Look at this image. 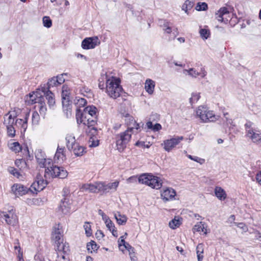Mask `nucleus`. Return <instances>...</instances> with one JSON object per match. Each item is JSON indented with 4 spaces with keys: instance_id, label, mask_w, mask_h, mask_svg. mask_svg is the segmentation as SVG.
I'll list each match as a JSON object with an SVG mask.
<instances>
[{
    "instance_id": "obj_46",
    "label": "nucleus",
    "mask_w": 261,
    "mask_h": 261,
    "mask_svg": "<svg viewBox=\"0 0 261 261\" xmlns=\"http://www.w3.org/2000/svg\"><path fill=\"white\" fill-rule=\"evenodd\" d=\"M194 230L198 232H204V233H206V232L204 231V227L203 224L201 222L198 223L196 224L193 228Z\"/></svg>"
},
{
    "instance_id": "obj_28",
    "label": "nucleus",
    "mask_w": 261,
    "mask_h": 261,
    "mask_svg": "<svg viewBox=\"0 0 261 261\" xmlns=\"http://www.w3.org/2000/svg\"><path fill=\"white\" fill-rule=\"evenodd\" d=\"M64 150V147L60 148L59 146L58 147L54 157L55 161H59L60 159H61L62 161L63 160V158L65 157Z\"/></svg>"
},
{
    "instance_id": "obj_50",
    "label": "nucleus",
    "mask_w": 261,
    "mask_h": 261,
    "mask_svg": "<svg viewBox=\"0 0 261 261\" xmlns=\"http://www.w3.org/2000/svg\"><path fill=\"white\" fill-rule=\"evenodd\" d=\"M188 158L194 161L197 163H200V164H203L204 162V160L201 158H200L198 156H192L191 155H188Z\"/></svg>"
},
{
    "instance_id": "obj_58",
    "label": "nucleus",
    "mask_w": 261,
    "mask_h": 261,
    "mask_svg": "<svg viewBox=\"0 0 261 261\" xmlns=\"http://www.w3.org/2000/svg\"><path fill=\"white\" fill-rule=\"evenodd\" d=\"M98 213L99 215L101 216L102 219L105 222L109 219V218L101 210H99Z\"/></svg>"
},
{
    "instance_id": "obj_20",
    "label": "nucleus",
    "mask_w": 261,
    "mask_h": 261,
    "mask_svg": "<svg viewBox=\"0 0 261 261\" xmlns=\"http://www.w3.org/2000/svg\"><path fill=\"white\" fill-rule=\"evenodd\" d=\"M84 111L85 116H88V117H93L96 115L97 108L96 107L93 105L89 106L84 108Z\"/></svg>"
},
{
    "instance_id": "obj_39",
    "label": "nucleus",
    "mask_w": 261,
    "mask_h": 261,
    "mask_svg": "<svg viewBox=\"0 0 261 261\" xmlns=\"http://www.w3.org/2000/svg\"><path fill=\"white\" fill-rule=\"evenodd\" d=\"M180 224V223L179 219H176V218H175L174 219H172L171 221L169 222V225L171 228L175 229L176 227H179Z\"/></svg>"
},
{
    "instance_id": "obj_43",
    "label": "nucleus",
    "mask_w": 261,
    "mask_h": 261,
    "mask_svg": "<svg viewBox=\"0 0 261 261\" xmlns=\"http://www.w3.org/2000/svg\"><path fill=\"white\" fill-rule=\"evenodd\" d=\"M199 33L200 34V36L203 39H207L210 35V31L205 29H200L199 31Z\"/></svg>"
},
{
    "instance_id": "obj_1",
    "label": "nucleus",
    "mask_w": 261,
    "mask_h": 261,
    "mask_svg": "<svg viewBox=\"0 0 261 261\" xmlns=\"http://www.w3.org/2000/svg\"><path fill=\"white\" fill-rule=\"evenodd\" d=\"M35 158L40 168H45V175L46 174L50 173L51 177L65 178L68 175V172L63 167H59L54 165L51 166L50 160H48V166H46V160L45 153L41 149H37L35 152Z\"/></svg>"
},
{
    "instance_id": "obj_4",
    "label": "nucleus",
    "mask_w": 261,
    "mask_h": 261,
    "mask_svg": "<svg viewBox=\"0 0 261 261\" xmlns=\"http://www.w3.org/2000/svg\"><path fill=\"white\" fill-rule=\"evenodd\" d=\"M197 115L202 122H213L216 120L212 111H207L205 107L199 106L196 111Z\"/></svg>"
},
{
    "instance_id": "obj_37",
    "label": "nucleus",
    "mask_w": 261,
    "mask_h": 261,
    "mask_svg": "<svg viewBox=\"0 0 261 261\" xmlns=\"http://www.w3.org/2000/svg\"><path fill=\"white\" fill-rule=\"evenodd\" d=\"M14 249L16 250L17 249H18V257L19 258V261L21 260L23 261V252L21 250V248L20 246L19 242L18 239L15 240Z\"/></svg>"
},
{
    "instance_id": "obj_49",
    "label": "nucleus",
    "mask_w": 261,
    "mask_h": 261,
    "mask_svg": "<svg viewBox=\"0 0 261 261\" xmlns=\"http://www.w3.org/2000/svg\"><path fill=\"white\" fill-rule=\"evenodd\" d=\"M66 74V73H63L55 76V78L56 79V82L59 84V85H61L65 82V79L63 76Z\"/></svg>"
},
{
    "instance_id": "obj_55",
    "label": "nucleus",
    "mask_w": 261,
    "mask_h": 261,
    "mask_svg": "<svg viewBox=\"0 0 261 261\" xmlns=\"http://www.w3.org/2000/svg\"><path fill=\"white\" fill-rule=\"evenodd\" d=\"M64 94L69 95V88L67 85H63L62 87V96H64Z\"/></svg>"
},
{
    "instance_id": "obj_32",
    "label": "nucleus",
    "mask_w": 261,
    "mask_h": 261,
    "mask_svg": "<svg viewBox=\"0 0 261 261\" xmlns=\"http://www.w3.org/2000/svg\"><path fill=\"white\" fill-rule=\"evenodd\" d=\"M115 218L119 225H124L127 221V217L124 215H122L119 212L117 214H115Z\"/></svg>"
},
{
    "instance_id": "obj_24",
    "label": "nucleus",
    "mask_w": 261,
    "mask_h": 261,
    "mask_svg": "<svg viewBox=\"0 0 261 261\" xmlns=\"http://www.w3.org/2000/svg\"><path fill=\"white\" fill-rule=\"evenodd\" d=\"M119 182L115 181L114 182L109 183L107 185L103 183V193H107L109 192V190L111 189L116 190L117 187L118 186Z\"/></svg>"
},
{
    "instance_id": "obj_44",
    "label": "nucleus",
    "mask_w": 261,
    "mask_h": 261,
    "mask_svg": "<svg viewBox=\"0 0 261 261\" xmlns=\"http://www.w3.org/2000/svg\"><path fill=\"white\" fill-rule=\"evenodd\" d=\"M200 97L199 93H193L191 97L190 98V102L191 105L197 102L199 99Z\"/></svg>"
},
{
    "instance_id": "obj_25",
    "label": "nucleus",
    "mask_w": 261,
    "mask_h": 261,
    "mask_svg": "<svg viewBox=\"0 0 261 261\" xmlns=\"http://www.w3.org/2000/svg\"><path fill=\"white\" fill-rule=\"evenodd\" d=\"M107 227L112 232L113 236L117 237L118 236L117 231L115 229L114 223L109 219L105 222Z\"/></svg>"
},
{
    "instance_id": "obj_6",
    "label": "nucleus",
    "mask_w": 261,
    "mask_h": 261,
    "mask_svg": "<svg viewBox=\"0 0 261 261\" xmlns=\"http://www.w3.org/2000/svg\"><path fill=\"white\" fill-rule=\"evenodd\" d=\"M47 185L40 174L36 176L35 181L31 186L30 190L33 193L37 194L38 192L43 190Z\"/></svg>"
},
{
    "instance_id": "obj_64",
    "label": "nucleus",
    "mask_w": 261,
    "mask_h": 261,
    "mask_svg": "<svg viewBox=\"0 0 261 261\" xmlns=\"http://www.w3.org/2000/svg\"><path fill=\"white\" fill-rule=\"evenodd\" d=\"M255 178L257 182L261 185V171L256 174Z\"/></svg>"
},
{
    "instance_id": "obj_61",
    "label": "nucleus",
    "mask_w": 261,
    "mask_h": 261,
    "mask_svg": "<svg viewBox=\"0 0 261 261\" xmlns=\"http://www.w3.org/2000/svg\"><path fill=\"white\" fill-rule=\"evenodd\" d=\"M95 235L96 238L98 240H100L105 236L103 232L100 230H97V232H96Z\"/></svg>"
},
{
    "instance_id": "obj_8",
    "label": "nucleus",
    "mask_w": 261,
    "mask_h": 261,
    "mask_svg": "<svg viewBox=\"0 0 261 261\" xmlns=\"http://www.w3.org/2000/svg\"><path fill=\"white\" fill-rule=\"evenodd\" d=\"M99 44L98 38L94 36L85 38L82 41L81 46L84 49H90L94 48Z\"/></svg>"
},
{
    "instance_id": "obj_15",
    "label": "nucleus",
    "mask_w": 261,
    "mask_h": 261,
    "mask_svg": "<svg viewBox=\"0 0 261 261\" xmlns=\"http://www.w3.org/2000/svg\"><path fill=\"white\" fill-rule=\"evenodd\" d=\"M150 180L149 186L152 188L159 189L162 187V182L160 177L154 176L152 174Z\"/></svg>"
},
{
    "instance_id": "obj_47",
    "label": "nucleus",
    "mask_w": 261,
    "mask_h": 261,
    "mask_svg": "<svg viewBox=\"0 0 261 261\" xmlns=\"http://www.w3.org/2000/svg\"><path fill=\"white\" fill-rule=\"evenodd\" d=\"M7 134L9 137L13 138L15 135V130L13 127V125L6 126Z\"/></svg>"
},
{
    "instance_id": "obj_7",
    "label": "nucleus",
    "mask_w": 261,
    "mask_h": 261,
    "mask_svg": "<svg viewBox=\"0 0 261 261\" xmlns=\"http://www.w3.org/2000/svg\"><path fill=\"white\" fill-rule=\"evenodd\" d=\"M52 239L57 244L58 251H63L64 253L66 252L65 246L63 243V235L61 234L59 228H55L52 232Z\"/></svg>"
},
{
    "instance_id": "obj_59",
    "label": "nucleus",
    "mask_w": 261,
    "mask_h": 261,
    "mask_svg": "<svg viewBox=\"0 0 261 261\" xmlns=\"http://www.w3.org/2000/svg\"><path fill=\"white\" fill-rule=\"evenodd\" d=\"M199 75L201 76L202 78L205 77L206 75L207 72L205 70V68L204 67H201L200 71L198 72Z\"/></svg>"
},
{
    "instance_id": "obj_22",
    "label": "nucleus",
    "mask_w": 261,
    "mask_h": 261,
    "mask_svg": "<svg viewBox=\"0 0 261 261\" xmlns=\"http://www.w3.org/2000/svg\"><path fill=\"white\" fill-rule=\"evenodd\" d=\"M151 174L149 173H144L140 175L138 177L139 182L149 186V182L150 181V178L151 177Z\"/></svg>"
},
{
    "instance_id": "obj_38",
    "label": "nucleus",
    "mask_w": 261,
    "mask_h": 261,
    "mask_svg": "<svg viewBox=\"0 0 261 261\" xmlns=\"http://www.w3.org/2000/svg\"><path fill=\"white\" fill-rule=\"evenodd\" d=\"M43 26L49 28L52 25V21L49 16H44L42 19Z\"/></svg>"
},
{
    "instance_id": "obj_36",
    "label": "nucleus",
    "mask_w": 261,
    "mask_h": 261,
    "mask_svg": "<svg viewBox=\"0 0 261 261\" xmlns=\"http://www.w3.org/2000/svg\"><path fill=\"white\" fill-rule=\"evenodd\" d=\"M10 112H9L7 114H6L5 116L9 115L8 122L4 121V124H6V126H11L13 125L14 123V119L16 117V115L15 114H10Z\"/></svg>"
},
{
    "instance_id": "obj_18",
    "label": "nucleus",
    "mask_w": 261,
    "mask_h": 261,
    "mask_svg": "<svg viewBox=\"0 0 261 261\" xmlns=\"http://www.w3.org/2000/svg\"><path fill=\"white\" fill-rule=\"evenodd\" d=\"M66 146L68 150H71L75 146H77V143L75 142V137L71 135H67L66 137Z\"/></svg>"
},
{
    "instance_id": "obj_54",
    "label": "nucleus",
    "mask_w": 261,
    "mask_h": 261,
    "mask_svg": "<svg viewBox=\"0 0 261 261\" xmlns=\"http://www.w3.org/2000/svg\"><path fill=\"white\" fill-rule=\"evenodd\" d=\"M234 224L237 225L240 228L242 229L244 231H247V230H248L247 226L244 223L234 222Z\"/></svg>"
},
{
    "instance_id": "obj_5",
    "label": "nucleus",
    "mask_w": 261,
    "mask_h": 261,
    "mask_svg": "<svg viewBox=\"0 0 261 261\" xmlns=\"http://www.w3.org/2000/svg\"><path fill=\"white\" fill-rule=\"evenodd\" d=\"M0 215L8 225L15 226L18 223V217L13 209L9 210L8 212H2Z\"/></svg>"
},
{
    "instance_id": "obj_21",
    "label": "nucleus",
    "mask_w": 261,
    "mask_h": 261,
    "mask_svg": "<svg viewBox=\"0 0 261 261\" xmlns=\"http://www.w3.org/2000/svg\"><path fill=\"white\" fill-rule=\"evenodd\" d=\"M155 87V83L151 79H147L145 82V88L146 92L149 94H151L153 93L154 91V89Z\"/></svg>"
},
{
    "instance_id": "obj_40",
    "label": "nucleus",
    "mask_w": 261,
    "mask_h": 261,
    "mask_svg": "<svg viewBox=\"0 0 261 261\" xmlns=\"http://www.w3.org/2000/svg\"><path fill=\"white\" fill-rule=\"evenodd\" d=\"M208 9V5L206 3L199 2L196 7V10L198 11H205Z\"/></svg>"
},
{
    "instance_id": "obj_42",
    "label": "nucleus",
    "mask_w": 261,
    "mask_h": 261,
    "mask_svg": "<svg viewBox=\"0 0 261 261\" xmlns=\"http://www.w3.org/2000/svg\"><path fill=\"white\" fill-rule=\"evenodd\" d=\"M10 148L12 151L15 152H19L22 150V147L18 142L12 143Z\"/></svg>"
},
{
    "instance_id": "obj_34",
    "label": "nucleus",
    "mask_w": 261,
    "mask_h": 261,
    "mask_svg": "<svg viewBox=\"0 0 261 261\" xmlns=\"http://www.w3.org/2000/svg\"><path fill=\"white\" fill-rule=\"evenodd\" d=\"M62 106L63 110H65L66 108L71 107V101L69 100V95L64 94V96H62Z\"/></svg>"
},
{
    "instance_id": "obj_63",
    "label": "nucleus",
    "mask_w": 261,
    "mask_h": 261,
    "mask_svg": "<svg viewBox=\"0 0 261 261\" xmlns=\"http://www.w3.org/2000/svg\"><path fill=\"white\" fill-rule=\"evenodd\" d=\"M124 116L125 117L126 119L125 121H129V122H134V118L131 116L128 113H126L125 115H124Z\"/></svg>"
},
{
    "instance_id": "obj_41",
    "label": "nucleus",
    "mask_w": 261,
    "mask_h": 261,
    "mask_svg": "<svg viewBox=\"0 0 261 261\" xmlns=\"http://www.w3.org/2000/svg\"><path fill=\"white\" fill-rule=\"evenodd\" d=\"M38 103H40V114L42 116H44L45 115L47 109L46 107L45 103L44 101V99H42L41 101H39Z\"/></svg>"
},
{
    "instance_id": "obj_29",
    "label": "nucleus",
    "mask_w": 261,
    "mask_h": 261,
    "mask_svg": "<svg viewBox=\"0 0 261 261\" xmlns=\"http://www.w3.org/2000/svg\"><path fill=\"white\" fill-rule=\"evenodd\" d=\"M99 246L97 245L94 241H91L87 244V249L89 253H92L95 252L99 248Z\"/></svg>"
},
{
    "instance_id": "obj_52",
    "label": "nucleus",
    "mask_w": 261,
    "mask_h": 261,
    "mask_svg": "<svg viewBox=\"0 0 261 261\" xmlns=\"http://www.w3.org/2000/svg\"><path fill=\"white\" fill-rule=\"evenodd\" d=\"M169 23V22L165 19H160L158 20V25L163 29L165 28Z\"/></svg>"
},
{
    "instance_id": "obj_62",
    "label": "nucleus",
    "mask_w": 261,
    "mask_h": 261,
    "mask_svg": "<svg viewBox=\"0 0 261 261\" xmlns=\"http://www.w3.org/2000/svg\"><path fill=\"white\" fill-rule=\"evenodd\" d=\"M218 11L221 13L223 15L229 13V11L226 7H222Z\"/></svg>"
},
{
    "instance_id": "obj_23",
    "label": "nucleus",
    "mask_w": 261,
    "mask_h": 261,
    "mask_svg": "<svg viewBox=\"0 0 261 261\" xmlns=\"http://www.w3.org/2000/svg\"><path fill=\"white\" fill-rule=\"evenodd\" d=\"M215 194L216 196L220 200H224L226 197V194L222 188L216 187L215 189Z\"/></svg>"
},
{
    "instance_id": "obj_48",
    "label": "nucleus",
    "mask_w": 261,
    "mask_h": 261,
    "mask_svg": "<svg viewBox=\"0 0 261 261\" xmlns=\"http://www.w3.org/2000/svg\"><path fill=\"white\" fill-rule=\"evenodd\" d=\"M185 71L187 72L190 75L194 77H196L199 75L198 71L193 68H190L189 70H185Z\"/></svg>"
},
{
    "instance_id": "obj_10",
    "label": "nucleus",
    "mask_w": 261,
    "mask_h": 261,
    "mask_svg": "<svg viewBox=\"0 0 261 261\" xmlns=\"http://www.w3.org/2000/svg\"><path fill=\"white\" fill-rule=\"evenodd\" d=\"M97 122L96 117H90L88 116H85V120H84L83 124L90 128L92 127L91 130L89 131V134L90 135L94 136L97 134V129L94 127L95 125Z\"/></svg>"
},
{
    "instance_id": "obj_56",
    "label": "nucleus",
    "mask_w": 261,
    "mask_h": 261,
    "mask_svg": "<svg viewBox=\"0 0 261 261\" xmlns=\"http://www.w3.org/2000/svg\"><path fill=\"white\" fill-rule=\"evenodd\" d=\"M223 15L221 14L219 11H217L215 13V18L217 19L219 21L223 22L224 21Z\"/></svg>"
},
{
    "instance_id": "obj_45",
    "label": "nucleus",
    "mask_w": 261,
    "mask_h": 261,
    "mask_svg": "<svg viewBox=\"0 0 261 261\" xmlns=\"http://www.w3.org/2000/svg\"><path fill=\"white\" fill-rule=\"evenodd\" d=\"M84 228L85 230V233L87 237H89L92 234V230L89 222H86L84 225Z\"/></svg>"
},
{
    "instance_id": "obj_11",
    "label": "nucleus",
    "mask_w": 261,
    "mask_h": 261,
    "mask_svg": "<svg viewBox=\"0 0 261 261\" xmlns=\"http://www.w3.org/2000/svg\"><path fill=\"white\" fill-rule=\"evenodd\" d=\"M82 188L86 190H89L92 193L101 192L103 193V182H96L94 184L85 185Z\"/></svg>"
},
{
    "instance_id": "obj_2",
    "label": "nucleus",
    "mask_w": 261,
    "mask_h": 261,
    "mask_svg": "<svg viewBox=\"0 0 261 261\" xmlns=\"http://www.w3.org/2000/svg\"><path fill=\"white\" fill-rule=\"evenodd\" d=\"M119 79L112 77L107 81L106 92L114 99L119 97L123 92V88L120 84Z\"/></svg>"
},
{
    "instance_id": "obj_30",
    "label": "nucleus",
    "mask_w": 261,
    "mask_h": 261,
    "mask_svg": "<svg viewBox=\"0 0 261 261\" xmlns=\"http://www.w3.org/2000/svg\"><path fill=\"white\" fill-rule=\"evenodd\" d=\"M194 5V0H186L182 6V10L188 14V11L191 10Z\"/></svg>"
},
{
    "instance_id": "obj_3",
    "label": "nucleus",
    "mask_w": 261,
    "mask_h": 261,
    "mask_svg": "<svg viewBox=\"0 0 261 261\" xmlns=\"http://www.w3.org/2000/svg\"><path fill=\"white\" fill-rule=\"evenodd\" d=\"M132 131V128H128L125 132L117 135L116 146L117 150L122 152L126 147V145L131 138V134L129 132Z\"/></svg>"
},
{
    "instance_id": "obj_9",
    "label": "nucleus",
    "mask_w": 261,
    "mask_h": 261,
    "mask_svg": "<svg viewBox=\"0 0 261 261\" xmlns=\"http://www.w3.org/2000/svg\"><path fill=\"white\" fill-rule=\"evenodd\" d=\"M184 139L182 136H177L170 139L166 140L164 141V148L167 151H170L179 143Z\"/></svg>"
},
{
    "instance_id": "obj_60",
    "label": "nucleus",
    "mask_w": 261,
    "mask_h": 261,
    "mask_svg": "<svg viewBox=\"0 0 261 261\" xmlns=\"http://www.w3.org/2000/svg\"><path fill=\"white\" fill-rule=\"evenodd\" d=\"M80 106L84 107L87 104V101L85 98H80L77 100Z\"/></svg>"
},
{
    "instance_id": "obj_17",
    "label": "nucleus",
    "mask_w": 261,
    "mask_h": 261,
    "mask_svg": "<svg viewBox=\"0 0 261 261\" xmlns=\"http://www.w3.org/2000/svg\"><path fill=\"white\" fill-rule=\"evenodd\" d=\"M56 79L55 78V76H54L51 79H49L48 82L46 84H44L43 86H41V91H46L47 92H50V89L51 87L59 85V84H57V83L56 82Z\"/></svg>"
},
{
    "instance_id": "obj_14",
    "label": "nucleus",
    "mask_w": 261,
    "mask_h": 261,
    "mask_svg": "<svg viewBox=\"0 0 261 261\" xmlns=\"http://www.w3.org/2000/svg\"><path fill=\"white\" fill-rule=\"evenodd\" d=\"M59 208L64 214H67L70 210L69 199L67 197H64L62 199Z\"/></svg>"
},
{
    "instance_id": "obj_13",
    "label": "nucleus",
    "mask_w": 261,
    "mask_h": 261,
    "mask_svg": "<svg viewBox=\"0 0 261 261\" xmlns=\"http://www.w3.org/2000/svg\"><path fill=\"white\" fill-rule=\"evenodd\" d=\"M12 190L16 195L22 196L28 193L27 188L24 186L15 184L12 187Z\"/></svg>"
},
{
    "instance_id": "obj_51",
    "label": "nucleus",
    "mask_w": 261,
    "mask_h": 261,
    "mask_svg": "<svg viewBox=\"0 0 261 261\" xmlns=\"http://www.w3.org/2000/svg\"><path fill=\"white\" fill-rule=\"evenodd\" d=\"M8 171L15 176L18 177L20 175V173L17 169L13 167H10L8 168Z\"/></svg>"
},
{
    "instance_id": "obj_19",
    "label": "nucleus",
    "mask_w": 261,
    "mask_h": 261,
    "mask_svg": "<svg viewBox=\"0 0 261 261\" xmlns=\"http://www.w3.org/2000/svg\"><path fill=\"white\" fill-rule=\"evenodd\" d=\"M43 93V96H45L46 99L47 100V103L50 108L53 107L55 104V99L54 98V93L50 91V92L46 91H41Z\"/></svg>"
},
{
    "instance_id": "obj_26",
    "label": "nucleus",
    "mask_w": 261,
    "mask_h": 261,
    "mask_svg": "<svg viewBox=\"0 0 261 261\" xmlns=\"http://www.w3.org/2000/svg\"><path fill=\"white\" fill-rule=\"evenodd\" d=\"M203 251L204 245L202 243L198 244L196 247V254L198 261H202L203 256L201 255V254L203 253Z\"/></svg>"
},
{
    "instance_id": "obj_27",
    "label": "nucleus",
    "mask_w": 261,
    "mask_h": 261,
    "mask_svg": "<svg viewBox=\"0 0 261 261\" xmlns=\"http://www.w3.org/2000/svg\"><path fill=\"white\" fill-rule=\"evenodd\" d=\"M85 116H86L84 111L82 112L80 109L77 108L76 111V119L78 124L83 123Z\"/></svg>"
},
{
    "instance_id": "obj_33",
    "label": "nucleus",
    "mask_w": 261,
    "mask_h": 261,
    "mask_svg": "<svg viewBox=\"0 0 261 261\" xmlns=\"http://www.w3.org/2000/svg\"><path fill=\"white\" fill-rule=\"evenodd\" d=\"M72 150L76 156H82L85 152V148L83 146H80L78 143L77 146H75Z\"/></svg>"
},
{
    "instance_id": "obj_35",
    "label": "nucleus",
    "mask_w": 261,
    "mask_h": 261,
    "mask_svg": "<svg viewBox=\"0 0 261 261\" xmlns=\"http://www.w3.org/2000/svg\"><path fill=\"white\" fill-rule=\"evenodd\" d=\"M254 143L258 144H261V133L254 132L249 137Z\"/></svg>"
},
{
    "instance_id": "obj_53",
    "label": "nucleus",
    "mask_w": 261,
    "mask_h": 261,
    "mask_svg": "<svg viewBox=\"0 0 261 261\" xmlns=\"http://www.w3.org/2000/svg\"><path fill=\"white\" fill-rule=\"evenodd\" d=\"M135 145L138 147H140L142 148H148L150 147V145L148 144H146L145 142L144 141H138L136 143Z\"/></svg>"
},
{
    "instance_id": "obj_16",
    "label": "nucleus",
    "mask_w": 261,
    "mask_h": 261,
    "mask_svg": "<svg viewBox=\"0 0 261 261\" xmlns=\"http://www.w3.org/2000/svg\"><path fill=\"white\" fill-rule=\"evenodd\" d=\"M38 90L36 92H33L32 93H30L29 94L30 100L32 102V103L39 102L44 99L43 96L39 93L41 89H38Z\"/></svg>"
},
{
    "instance_id": "obj_12",
    "label": "nucleus",
    "mask_w": 261,
    "mask_h": 261,
    "mask_svg": "<svg viewBox=\"0 0 261 261\" xmlns=\"http://www.w3.org/2000/svg\"><path fill=\"white\" fill-rule=\"evenodd\" d=\"M175 195V191L171 188H166L161 192V197L165 202L173 199Z\"/></svg>"
},
{
    "instance_id": "obj_31",
    "label": "nucleus",
    "mask_w": 261,
    "mask_h": 261,
    "mask_svg": "<svg viewBox=\"0 0 261 261\" xmlns=\"http://www.w3.org/2000/svg\"><path fill=\"white\" fill-rule=\"evenodd\" d=\"M129 252L130 258L132 261H136L137 260V257L135 255V249L129 244H126V246L124 247Z\"/></svg>"
},
{
    "instance_id": "obj_57",
    "label": "nucleus",
    "mask_w": 261,
    "mask_h": 261,
    "mask_svg": "<svg viewBox=\"0 0 261 261\" xmlns=\"http://www.w3.org/2000/svg\"><path fill=\"white\" fill-rule=\"evenodd\" d=\"M63 111L67 118H69L71 116V115H72L71 107L66 108L65 110H63Z\"/></svg>"
}]
</instances>
